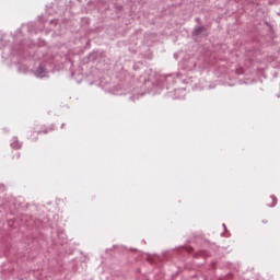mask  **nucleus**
Here are the masks:
<instances>
[{"label": "nucleus", "instance_id": "obj_1", "mask_svg": "<svg viewBox=\"0 0 280 280\" xmlns=\"http://www.w3.org/2000/svg\"><path fill=\"white\" fill-rule=\"evenodd\" d=\"M267 207H275L277 205V197L270 196L266 199Z\"/></svg>", "mask_w": 280, "mask_h": 280}, {"label": "nucleus", "instance_id": "obj_2", "mask_svg": "<svg viewBox=\"0 0 280 280\" xmlns=\"http://www.w3.org/2000/svg\"><path fill=\"white\" fill-rule=\"evenodd\" d=\"M205 32V27L200 26L194 31L195 36H198Z\"/></svg>", "mask_w": 280, "mask_h": 280}]
</instances>
